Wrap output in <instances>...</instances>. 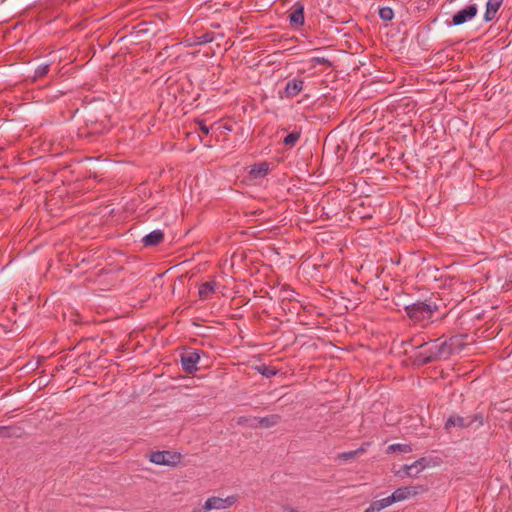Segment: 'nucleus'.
I'll use <instances>...</instances> for the list:
<instances>
[{
    "mask_svg": "<svg viewBox=\"0 0 512 512\" xmlns=\"http://www.w3.org/2000/svg\"><path fill=\"white\" fill-rule=\"evenodd\" d=\"M478 12V8L476 4H471L466 6L465 8L457 11L452 17V23L455 26L462 25L467 21L473 19Z\"/></svg>",
    "mask_w": 512,
    "mask_h": 512,
    "instance_id": "obj_6",
    "label": "nucleus"
},
{
    "mask_svg": "<svg viewBox=\"0 0 512 512\" xmlns=\"http://www.w3.org/2000/svg\"><path fill=\"white\" fill-rule=\"evenodd\" d=\"M164 239V232L160 229H156L148 233L142 238L144 246H156L161 243Z\"/></svg>",
    "mask_w": 512,
    "mask_h": 512,
    "instance_id": "obj_12",
    "label": "nucleus"
},
{
    "mask_svg": "<svg viewBox=\"0 0 512 512\" xmlns=\"http://www.w3.org/2000/svg\"><path fill=\"white\" fill-rule=\"evenodd\" d=\"M237 423L251 428H257V417L242 416L238 418Z\"/></svg>",
    "mask_w": 512,
    "mask_h": 512,
    "instance_id": "obj_20",
    "label": "nucleus"
},
{
    "mask_svg": "<svg viewBox=\"0 0 512 512\" xmlns=\"http://www.w3.org/2000/svg\"><path fill=\"white\" fill-rule=\"evenodd\" d=\"M258 371L267 378L276 375V371L273 368H270L266 365H262L261 367H259Z\"/></svg>",
    "mask_w": 512,
    "mask_h": 512,
    "instance_id": "obj_25",
    "label": "nucleus"
},
{
    "mask_svg": "<svg viewBox=\"0 0 512 512\" xmlns=\"http://www.w3.org/2000/svg\"><path fill=\"white\" fill-rule=\"evenodd\" d=\"M427 272H423L424 268H421L420 272L423 274V277L432 278L433 280H436V275L434 272L437 271V269L432 268L430 266H426Z\"/></svg>",
    "mask_w": 512,
    "mask_h": 512,
    "instance_id": "obj_27",
    "label": "nucleus"
},
{
    "mask_svg": "<svg viewBox=\"0 0 512 512\" xmlns=\"http://www.w3.org/2000/svg\"><path fill=\"white\" fill-rule=\"evenodd\" d=\"M210 41H211V39H210V38H208V37H203V41H202V42L207 43V42H210Z\"/></svg>",
    "mask_w": 512,
    "mask_h": 512,
    "instance_id": "obj_33",
    "label": "nucleus"
},
{
    "mask_svg": "<svg viewBox=\"0 0 512 512\" xmlns=\"http://www.w3.org/2000/svg\"><path fill=\"white\" fill-rule=\"evenodd\" d=\"M280 420L276 414L268 415L265 417H257V428H270L275 426Z\"/></svg>",
    "mask_w": 512,
    "mask_h": 512,
    "instance_id": "obj_16",
    "label": "nucleus"
},
{
    "mask_svg": "<svg viewBox=\"0 0 512 512\" xmlns=\"http://www.w3.org/2000/svg\"><path fill=\"white\" fill-rule=\"evenodd\" d=\"M503 0H487L486 2V11L484 13V20L486 22L492 21L499 8L501 7Z\"/></svg>",
    "mask_w": 512,
    "mask_h": 512,
    "instance_id": "obj_13",
    "label": "nucleus"
},
{
    "mask_svg": "<svg viewBox=\"0 0 512 512\" xmlns=\"http://www.w3.org/2000/svg\"><path fill=\"white\" fill-rule=\"evenodd\" d=\"M300 136H301L300 132L293 131L285 136V138L283 139V143L286 146H294L300 139Z\"/></svg>",
    "mask_w": 512,
    "mask_h": 512,
    "instance_id": "obj_21",
    "label": "nucleus"
},
{
    "mask_svg": "<svg viewBox=\"0 0 512 512\" xmlns=\"http://www.w3.org/2000/svg\"><path fill=\"white\" fill-rule=\"evenodd\" d=\"M414 467H416V462L412 463L411 465H404V466H403V468H402V470H403V472H404L405 474H407V475H411V474L409 473V470L413 469Z\"/></svg>",
    "mask_w": 512,
    "mask_h": 512,
    "instance_id": "obj_29",
    "label": "nucleus"
},
{
    "mask_svg": "<svg viewBox=\"0 0 512 512\" xmlns=\"http://www.w3.org/2000/svg\"><path fill=\"white\" fill-rule=\"evenodd\" d=\"M149 459L158 465L175 467L181 463L182 455L177 450H152Z\"/></svg>",
    "mask_w": 512,
    "mask_h": 512,
    "instance_id": "obj_2",
    "label": "nucleus"
},
{
    "mask_svg": "<svg viewBox=\"0 0 512 512\" xmlns=\"http://www.w3.org/2000/svg\"><path fill=\"white\" fill-rule=\"evenodd\" d=\"M418 364L428 363L438 356V345L435 341L418 344Z\"/></svg>",
    "mask_w": 512,
    "mask_h": 512,
    "instance_id": "obj_5",
    "label": "nucleus"
},
{
    "mask_svg": "<svg viewBox=\"0 0 512 512\" xmlns=\"http://www.w3.org/2000/svg\"><path fill=\"white\" fill-rule=\"evenodd\" d=\"M413 489H414V487H411V486L398 488L390 496L386 497V499H387L386 502L389 503V505H391L393 503L405 500L410 495L416 493L415 491H412Z\"/></svg>",
    "mask_w": 512,
    "mask_h": 512,
    "instance_id": "obj_10",
    "label": "nucleus"
},
{
    "mask_svg": "<svg viewBox=\"0 0 512 512\" xmlns=\"http://www.w3.org/2000/svg\"><path fill=\"white\" fill-rule=\"evenodd\" d=\"M23 434L22 428L18 426H0V438H18Z\"/></svg>",
    "mask_w": 512,
    "mask_h": 512,
    "instance_id": "obj_15",
    "label": "nucleus"
},
{
    "mask_svg": "<svg viewBox=\"0 0 512 512\" xmlns=\"http://www.w3.org/2000/svg\"><path fill=\"white\" fill-rule=\"evenodd\" d=\"M286 512H299L297 509L291 508L289 506L283 507Z\"/></svg>",
    "mask_w": 512,
    "mask_h": 512,
    "instance_id": "obj_32",
    "label": "nucleus"
},
{
    "mask_svg": "<svg viewBox=\"0 0 512 512\" xmlns=\"http://www.w3.org/2000/svg\"><path fill=\"white\" fill-rule=\"evenodd\" d=\"M365 451L366 450H349L347 452L340 453L337 456V459L341 461H351L356 459L358 453H363Z\"/></svg>",
    "mask_w": 512,
    "mask_h": 512,
    "instance_id": "obj_19",
    "label": "nucleus"
},
{
    "mask_svg": "<svg viewBox=\"0 0 512 512\" xmlns=\"http://www.w3.org/2000/svg\"><path fill=\"white\" fill-rule=\"evenodd\" d=\"M216 286L217 284L215 281H207L202 283L198 290L200 298L203 300L210 299L216 290Z\"/></svg>",
    "mask_w": 512,
    "mask_h": 512,
    "instance_id": "obj_14",
    "label": "nucleus"
},
{
    "mask_svg": "<svg viewBox=\"0 0 512 512\" xmlns=\"http://www.w3.org/2000/svg\"><path fill=\"white\" fill-rule=\"evenodd\" d=\"M290 24L295 27H301L304 25V5L300 2H296L293 5V11L289 15Z\"/></svg>",
    "mask_w": 512,
    "mask_h": 512,
    "instance_id": "obj_9",
    "label": "nucleus"
},
{
    "mask_svg": "<svg viewBox=\"0 0 512 512\" xmlns=\"http://www.w3.org/2000/svg\"><path fill=\"white\" fill-rule=\"evenodd\" d=\"M379 16L382 20L389 21L394 17V12L390 7H382L379 10Z\"/></svg>",
    "mask_w": 512,
    "mask_h": 512,
    "instance_id": "obj_23",
    "label": "nucleus"
},
{
    "mask_svg": "<svg viewBox=\"0 0 512 512\" xmlns=\"http://www.w3.org/2000/svg\"><path fill=\"white\" fill-rule=\"evenodd\" d=\"M270 171V164L267 162L256 163L251 166L249 175L252 179L263 178Z\"/></svg>",
    "mask_w": 512,
    "mask_h": 512,
    "instance_id": "obj_11",
    "label": "nucleus"
},
{
    "mask_svg": "<svg viewBox=\"0 0 512 512\" xmlns=\"http://www.w3.org/2000/svg\"><path fill=\"white\" fill-rule=\"evenodd\" d=\"M234 502H235V498L232 496L227 497L225 499L213 496L206 500L201 511L208 512L213 509H224V508H227V507L233 505Z\"/></svg>",
    "mask_w": 512,
    "mask_h": 512,
    "instance_id": "obj_7",
    "label": "nucleus"
},
{
    "mask_svg": "<svg viewBox=\"0 0 512 512\" xmlns=\"http://www.w3.org/2000/svg\"><path fill=\"white\" fill-rule=\"evenodd\" d=\"M426 491H428V486L427 485H422V484L418 483V495L421 494V493H424Z\"/></svg>",
    "mask_w": 512,
    "mask_h": 512,
    "instance_id": "obj_30",
    "label": "nucleus"
},
{
    "mask_svg": "<svg viewBox=\"0 0 512 512\" xmlns=\"http://www.w3.org/2000/svg\"><path fill=\"white\" fill-rule=\"evenodd\" d=\"M201 354H204V352L196 349L184 351L180 356L182 369L189 374L196 372L198 370L197 365L201 359Z\"/></svg>",
    "mask_w": 512,
    "mask_h": 512,
    "instance_id": "obj_4",
    "label": "nucleus"
},
{
    "mask_svg": "<svg viewBox=\"0 0 512 512\" xmlns=\"http://www.w3.org/2000/svg\"><path fill=\"white\" fill-rule=\"evenodd\" d=\"M386 501H387L386 498H383L380 500H375L369 505V507L364 512H378V511L390 506L389 503H387Z\"/></svg>",
    "mask_w": 512,
    "mask_h": 512,
    "instance_id": "obj_18",
    "label": "nucleus"
},
{
    "mask_svg": "<svg viewBox=\"0 0 512 512\" xmlns=\"http://www.w3.org/2000/svg\"><path fill=\"white\" fill-rule=\"evenodd\" d=\"M387 448H391V449H394V448H407V446H406V445H402V444L395 443V444H391V445H389Z\"/></svg>",
    "mask_w": 512,
    "mask_h": 512,
    "instance_id": "obj_31",
    "label": "nucleus"
},
{
    "mask_svg": "<svg viewBox=\"0 0 512 512\" xmlns=\"http://www.w3.org/2000/svg\"><path fill=\"white\" fill-rule=\"evenodd\" d=\"M310 61L313 64V66H315V65H326L328 67L332 66V62L325 57H319V56L312 57Z\"/></svg>",
    "mask_w": 512,
    "mask_h": 512,
    "instance_id": "obj_24",
    "label": "nucleus"
},
{
    "mask_svg": "<svg viewBox=\"0 0 512 512\" xmlns=\"http://www.w3.org/2000/svg\"><path fill=\"white\" fill-rule=\"evenodd\" d=\"M438 306L435 302L427 300L426 298L418 299V326L423 328L435 321V313Z\"/></svg>",
    "mask_w": 512,
    "mask_h": 512,
    "instance_id": "obj_3",
    "label": "nucleus"
},
{
    "mask_svg": "<svg viewBox=\"0 0 512 512\" xmlns=\"http://www.w3.org/2000/svg\"><path fill=\"white\" fill-rule=\"evenodd\" d=\"M431 463L433 464V466L439 465L440 459L436 458L435 460H433L432 458H429V457H421V458H419L418 461H417V464H418V474L421 471H423L425 468L429 467Z\"/></svg>",
    "mask_w": 512,
    "mask_h": 512,
    "instance_id": "obj_17",
    "label": "nucleus"
},
{
    "mask_svg": "<svg viewBox=\"0 0 512 512\" xmlns=\"http://www.w3.org/2000/svg\"><path fill=\"white\" fill-rule=\"evenodd\" d=\"M49 66L50 65L48 63H42L38 65L34 71L33 78L38 79L45 76L49 72Z\"/></svg>",
    "mask_w": 512,
    "mask_h": 512,
    "instance_id": "obj_22",
    "label": "nucleus"
},
{
    "mask_svg": "<svg viewBox=\"0 0 512 512\" xmlns=\"http://www.w3.org/2000/svg\"><path fill=\"white\" fill-rule=\"evenodd\" d=\"M199 124V129L202 133H204L205 135L209 134L210 132V127H208L207 125H205V123L203 121H199L198 122Z\"/></svg>",
    "mask_w": 512,
    "mask_h": 512,
    "instance_id": "obj_28",
    "label": "nucleus"
},
{
    "mask_svg": "<svg viewBox=\"0 0 512 512\" xmlns=\"http://www.w3.org/2000/svg\"><path fill=\"white\" fill-rule=\"evenodd\" d=\"M406 312H407V315L413 319L415 316H416V303H412V304H405L403 305Z\"/></svg>",
    "mask_w": 512,
    "mask_h": 512,
    "instance_id": "obj_26",
    "label": "nucleus"
},
{
    "mask_svg": "<svg viewBox=\"0 0 512 512\" xmlns=\"http://www.w3.org/2000/svg\"><path fill=\"white\" fill-rule=\"evenodd\" d=\"M304 87V81L302 79H292L289 80L284 88L282 94H280L281 98H293L298 95Z\"/></svg>",
    "mask_w": 512,
    "mask_h": 512,
    "instance_id": "obj_8",
    "label": "nucleus"
},
{
    "mask_svg": "<svg viewBox=\"0 0 512 512\" xmlns=\"http://www.w3.org/2000/svg\"><path fill=\"white\" fill-rule=\"evenodd\" d=\"M489 426V418L483 410L471 413H453L447 417L444 429L451 435L469 436L480 432L484 426Z\"/></svg>",
    "mask_w": 512,
    "mask_h": 512,
    "instance_id": "obj_1",
    "label": "nucleus"
},
{
    "mask_svg": "<svg viewBox=\"0 0 512 512\" xmlns=\"http://www.w3.org/2000/svg\"><path fill=\"white\" fill-rule=\"evenodd\" d=\"M396 451H397V450H395V449L387 450V452H389V453H390V452H396ZM399 451H400V452H402L403 450H399Z\"/></svg>",
    "mask_w": 512,
    "mask_h": 512,
    "instance_id": "obj_34",
    "label": "nucleus"
}]
</instances>
